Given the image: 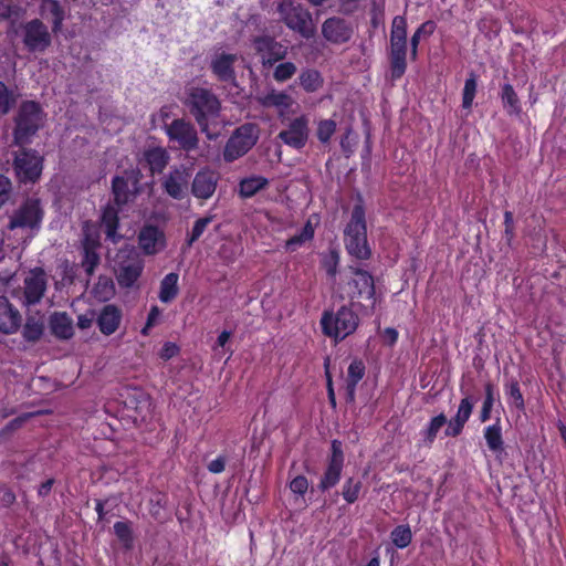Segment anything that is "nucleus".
Segmentation results:
<instances>
[{
	"label": "nucleus",
	"instance_id": "nucleus-1",
	"mask_svg": "<svg viewBox=\"0 0 566 566\" xmlns=\"http://www.w3.org/2000/svg\"><path fill=\"white\" fill-rule=\"evenodd\" d=\"M202 133L209 132L210 125L217 124L221 114V102L210 88L191 86L186 90L182 101Z\"/></svg>",
	"mask_w": 566,
	"mask_h": 566
},
{
	"label": "nucleus",
	"instance_id": "nucleus-2",
	"mask_svg": "<svg viewBox=\"0 0 566 566\" xmlns=\"http://www.w3.org/2000/svg\"><path fill=\"white\" fill-rule=\"evenodd\" d=\"M344 243L347 253L356 260L366 261L371 258V249L367 240L365 206L360 195L345 227Z\"/></svg>",
	"mask_w": 566,
	"mask_h": 566
},
{
	"label": "nucleus",
	"instance_id": "nucleus-3",
	"mask_svg": "<svg viewBox=\"0 0 566 566\" xmlns=\"http://www.w3.org/2000/svg\"><path fill=\"white\" fill-rule=\"evenodd\" d=\"M46 114L36 101H22L13 117L12 145L22 147L30 145L38 132L43 127Z\"/></svg>",
	"mask_w": 566,
	"mask_h": 566
},
{
	"label": "nucleus",
	"instance_id": "nucleus-4",
	"mask_svg": "<svg viewBox=\"0 0 566 566\" xmlns=\"http://www.w3.org/2000/svg\"><path fill=\"white\" fill-rule=\"evenodd\" d=\"M319 325L322 333L338 344L356 332L359 317L350 306L342 305L336 312L324 311Z\"/></svg>",
	"mask_w": 566,
	"mask_h": 566
},
{
	"label": "nucleus",
	"instance_id": "nucleus-5",
	"mask_svg": "<svg viewBox=\"0 0 566 566\" xmlns=\"http://www.w3.org/2000/svg\"><path fill=\"white\" fill-rule=\"evenodd\" d=\"M276 11L282 22L293 32L310 40L316 34V25L308 9L293 0H279Z\"/></svg>",
	"mask_w": 566,
	"mask_h": 566
},
{
	"label": "nucleus",
	"instance_id": "nucleus-6",
	"mask_svg": "<svg viewBox=\"0 0 566 566\" xmlns=\"http://www.w3.org/2000/svg\"><path fill=\"white\" fill-rule=\"evenodd\" d=\"M259 139V128L255 124L245 123L237 127L223 148V160L226 163H233L234 160L243 157Z\"/></svg>",
	"mask_w": 566,
	"mask_h": 566
},
{
	"label": "nucleus",
	"instance_id": "nucleus-7",
	"mask_svg": "<svg viewBox=\"0 0 566 566\" xmlns=\"http://www.w3.org/2000/svg\"><path fill=\"white\" fill-rule=\"evenodd\" d=\"M43 161L44 158L38 150L27 148L25 146L20 147V149L14 153L13 158V169L20 182H36L42 175Z\"/></svg>",
	"mask_w": 566,
	"mask_h": 566
},
{
	"label": "nucleus",
	"instance_id": "nucleus-8",
	"mask_svg": "<svg viewBox=\"0 0 566 566\" xmlns=\"http://www.w3.org/2000/svg\"><path fill=\"white\" fill-rule=\"evenodd\" d=\"M143 174L138 168L127 169L112 179L113 203L118 208L133 202L140 192Z\"/></svg>",
	"mask_w": 566,
	"mask_h": 566
},
{
	"label": "nucleus",
	"instance_id": "nucleus-9",
	"mask_svg": "<svg viewBox=\"0 0 566 566\" xmlns=\"http://www.w3.org/2000/svg\"><path fill=\"white\" fill-rule=\"evenodd\" d=\"M251 43L264 70L272 69L289 54V48L269 34L253 36Z\"/></svg>",
	"mask_w": 566,
	"mask_h": 566
},
{
	"label": "nucleus",
	"instance_id": "nucleus-10",
	"mask_svg": "<svg viewBox=\"0 0 566 566\" xmlns=\"http://www.w3.org/2000/svg\"><path fill=\"white\" fill-rule=\"evenodd\" d=\"M345 454L342 441L334 439L331 442V453L326 460V468L317 484L321 492H326L336 486L342 478L344 469Z\"/></svg>",
	"mask_w": 566,
	"mask_h": 566
},
{
	"label": "nucleus",
	"instance_id": "nucleus-11",
	"mask_svg": "<svg viewBox=\"0 0 566 566\" xmlns=\"http://www.w3.org/2000/svg\"><path fill=\"white\" fill-rule=\"evenodd\" d=\"M42 219L43 209L40 200L27 198L11 216L8 228L10 230L35 229L40 227Z\"/></svg>",
	"mask_w": 566,
	"mask_h": 566
},
{
	"label": "nucleus",
	"instance_id": "nucleus-12",
	"mask_svg": "<svg viewBox=\"0 0 566 566\" xmlns=\"http://www.w3.org/2000/svg\"><path fill=\"white\" fill-rule=\"evenodd\" d=\"M166 135L170 142L178 145L179 149L187 153L196 150L199 146V137L195 125L185 118H176L167 125Z\"/></svg>",
	"mask_w": 566,
	"mask_h": 566
},
{
	"label": "nucleus",
	"instance_id": "nucleus-13",
	"mask_svg": "<svg viewBox=\"0 0 566 566\" xmlns=\"http://www.w3.org/2000/svg\"><path fill=\"white\" fill-rule=\"evenodd\" d=\"M348 270L354 275V277L347 283L349 298L352 301L368 300L371 302V308H374L376 304L374 276L368 271L358 266L349 265Z\"/></svg>",
	"mask_w": 566,
	"mask_h": 566
},
{
	"label": "nucleus",
	"instance_id": "nucleus-14",
	"mask_svg": "<svg viewBox=\"0 0 566 566\" xmlns=\"http://www.w3.org/2000/svg\"><path fill=\"white\" fill-rule=\"evenodd\" d=\"M22 41L29 52H44L52 43L48 27L39 19L22 25Z\"/></svg>",
	"mask_w": 566,
	"mask_h": 566
},
{
	"label": "nucleus",
	"instance_id": "nucleus-15",
	"mask_svg": "<svg viewBox=\"0 0 566 566\" xmlns=\"http://www.w3.org/2000/svg\"><path fill=\"white\" fill-rule=\"evenodd\" d=\"M137 243L145 255H156L166 248L167 239L158 226L145 223L137 234Z\"/></svg>",
	"mask_w": 566,
	"mask_h": 566
},
{
	"label": "nucleus",
	"instance_id": "nucleus-16",
	"mask_svg": "<svg viewBox=\"0 0 566 566\" xmlns=\"http://www.w3.org/2000/svg\"><path fill=\"white\" fill-rule=\"evenodd\" d=\"M308 118L306 115H301L293 118L287 127L281 130L277 137L289 147L294 149H302L305 147L308 135Z\"/></svg>",
	"mask_w": 566,
	"mask_h": 566
},
{
	"label": "nucleus",
	"instance_id": "nucleus-17",
	"mask_svg": "<svg viewBox=\"0 0 566 566\" xmlns=\"http://www.w3.org/2000/svg\"><path fill=\"white\" fill-rule=\"evenodd\" d=\"M145 268L144 260L136 253L129 254L118 263L116 280L120 287L130 289L142 276Z\"/></svg>",
	"mask_w": 566,
	"mask_h": 566
},
{
	"label": "nucleus",
	"instance_id": "nucleus-18",
	"mask_svg": "<svg viewBox=\"0 0 566 566\" xmlns=\"http://www.w3.org/2000/svg\"><path fill=\"white\" fill-rule=\"evenodd\" d=\"M354 30L349 22L339 17L327 18L322 24V34L326 41L333 44L347 43L353 36Z\"/></svg>",
	"mask_w": 566,
	"mask_h": 566
},
{
	"label": "nucleus",
	"instance_id": "nucleus-19",
	"mask_svg": "<svg viewBox=\"0 0 566 566\" xmlns=\"http://www.w3.org/2000/svg\"><path fill=\"white\" fill-rule=\"evenodd\" d=\"M408 41H389L388 61L391 81L400 80L407 71Z\"/></svg>",
	"mask_w": 566,
	"mask_h": 566
},
{
	"label": "nucleus",
	"instance_id": "nucleus-20",
	"mask_svg": "<svg viewBox=\"0 0 566 566\" xmlns=\"http://www.w3.org/2000/svg\"><path fill=\"white\" fill-rule=\"evenodd\" d=\"M46 274L42 268H34L24 279V298L27 304L34 305L41 301L46 291Z\"/></svg>",
	"mask_w": 566,
	"mask_h": 566
},
{
	"label": "nucleus",
	"instance_id": "nucleus-21",
	"mask_svg": "<svg viewBox=\"0 0 566 566\" xmlns=\"http://www.w3.org/2000/svg\"><path fill=\"white\" fill-rule=\"evenodd\" d=\"M238 60L237 54L233 53H217L210 62V70L219 82L234 83L237 74L234 64Z\"/></svg>",
	"mask_w": 566,
	"mask_h": 566
},
{
	"label": "nucleus",
	"instance_id": "nucleus-22",
	"mask_svg": "<svg viewBox=\"0 0 566 566\" xmlns=\"http://www.w3.org/2000/svg\"><path fill=\"white\" fill-rule=\"evenodd\" d=\"M170 160L169 153L161 146H149L144 149L139 164L149 170L150 176L163 174Z\"/></svg>",
	"mask_w": 566,
	"mask_h": 566
},
{
	"label": "nucleus",
	"instance_id": "nucleus-23",
	"mask_svg": "<svg viewBox=\"0 0 566 566\" xmlns=\"http://www.w3.org/2000/svg\"><path fill=\"white\" fill-rule=\"evenodd\" d=\"M218 175L208 168L200 169L191 184V193L202 200L211 198L217 189Z\"/></svg>",
	"mask_w": 566,
	"mask_h": 566
},
{
	"label": "nucleus",
	"instance_id": "nucleus-24",
	"mask_svg": "<svg viewBox=\"0 0 566 566\" xmlns=\"http://www.w3.org/2000/svg\"><path fill=\"white\" fill-rule=\"evenodd\" d=\"M22 316L7 296H0V333L10 335L19 331Z\"/></svg>",
	"mask_w": 566,
	"mask_h": 566
},
{
	"label": "nucleus",
	"instance_id": "nucleus-25",
	"mask_svg": "<svg viewBox=\"0 0 566 566\" xmlns=\"http://www.w3.org/2000/svg\"><path fill=\"white\" fill-rule=\"evenodd\" d=\"M122 318L123 312L117 305L106 304L101 308L96 324L103 335L111 336L118 329Z\"/></svg>",
	"mask_w": 566,
	"mask_h": 566
},
{
	"label": "nucleus",
	"instance_id": "nucleus-26",
	"mask_svg": "<svg viewBox=\"0 0 566 566\" xmlns=\"http://www.w3.org/2000/svg\"><path fill=\"white\" fill-rule=\"evenodd\" d=\"M163 188L171 198L177 200L184 199L188 188V174L185 169L175 168L165 178Z\"/></svg>",
	"mask_w": 566,
	"mask_h": 566
},
{
	"label": "nucleus",
	"instance_id": "nucleus-27",
	"mask_svg": "<svg viewBox=\"0 0 566 566\" xmlns=\"http://www.w3.org/2000/svg\"><path fill=\"white\" fill-rule=\"evenodd\" d=\"M120 209L122 208H118L115 203H107L102 209L101 222L104 227V233L106 239L111 240L113 243H117L122 239V235L117 232L119 229Z\"/></svg>",
	"mask_w": 566,
	"mask_h": 566
},
{
	"label": "nucleus",
	"instance_id": "nucleus-28",
	"mask_svg": "<svg viewBox=\"0 0 566 566\" xmlns=\"http://www.w3.org/2000/svg\"><path fill=\"white\" fill-rule=\"evenodd\" d=\"M51 333L59 339H70L74 335L73 319L66 312H54L50 316Z\"/></svg>",
	"mask_w": 566,
	"mask_h": 566
},
{
	"label": "nucleus",
	"instance_id": "nucleus-29",
	"mask_svg": "<svg viewBox=\"0 0 566 566\" xmlns=\"http://www.w3.org/2000/svg\"><path fill=\"white\" fill-rule=\"evenodd\" d=\"M483 436L486 446L492 453L497 455L504 452V440L500 418H497L493 424L484 428Z\"/></svg>",
	"mask_w": 566,
	"mask_h": 566
},
{
	"label": "nucleus",
	"instance_id": "nucleus-30",
	"mask_svg": "<svg viewBox=\"0 0 566 566\" xmlns=\"http://www.w3.org/2000/svg\"><path fill=\"white\" fill-rule=\"evenodd\" d=\"M447 422L448 418L443 412L432 417L428 424L420 431L422 446L431 448L439 431L447 424Z\"/></svg>",
	"mask_w": 566,
	"mask_h": 566
},
{
	"label": "nucleus",
	"instance_id": "nucleus-31",
	"mask_svg": "<svg viewBox=\"0 0 566 566\" xmlns=\"http://www.w3.org/2000/svg\"><path fill=\"white\" fill-rule=\"evenodd\" d=\"M269 186V179L263 176L252 175L242 178L239 182V196L248 199Z\"/></svg>",
	"mask_w": 566,
	"mask_h": 566
},
{
	"label": "nucleus",
	"instance_id": "nucleus-32",
	"mask_svg": "<svg viewBox=\"0 0 566 566\" xmlns=\"http://www.w3.org/2000/svg\"><path fill=\"white\" fill-rule=\"evenodd\" d=\"M42 14L52 23V31L59 32L65 18V12L59 0H44Z\"/></svg>",
	"mask_w": 566,
	"mask_h": 566
},
{
	"label": "nucleus",
	"instance_id": "nucleus-33",
	"mask_svg": "<svg viewBox=\"0 0 566 566\" xmlns=\"http://www.w3.org/2000/svg\"><path fill=\"white\" fill-rule=\"evenodd\" d=\"M258 101L265 108L275 107L281 111L289 109L293 104V99L287 93L275 90H271L266 94L260 96Z\"/></svg>",
	"mask_w": 566,
	"mask_h": 566
},
{
	"label": "nucleus",
	"instance_id": "nucleus-34",
	"mask_svg": "<svg viewBox=\"0 0 566 566\" xmlns=\"http://www.w3.org/2000/svg\"><path fill=\"white\" fill-rule=\"evenodd\" d=\"M178 280L179 275L176 272H170L164 276L160 281L158 294L160 302L170 303L177 297L179 293Z\"/></svg>",
	"mask_w": 566,
	"mask_h": 566
},
{
	"label": "nucleus",
	"instance_id": "nucleus-35",
	"mask_svg": "<svg viewBox=\"0 0 566 566\" xmlns=\"http://www.w3.org/2000/svg\"><path fill=\"white\" fill-rule=\"evenodd\" d=\"M500 97L503 108L509 115H518L522 112L521 101L510 83L502 85Z\"/></svg>",
	"mask_w": 566,
	"mask_h": 566
},
{
	"label": "nucleus",
	"instance_id": "nucleus-36",
	"mask_svg": "<svg viewBox=\"0 0 566 566\" xmlns=\"http://www.w3.org/2000/svg\"><path fill=\"white\" fill-rule=\"evenodd\" d=\"M315 229L311 222L307 220L302 230L292 235L290 239L285 241L284 249L286 252H294L305 242L311 241L314 238Z\"/></svg>",
	"mask_w": 566,
	"mask_h": 566
},
{
	"label": "nucleus",
	"instance_id": "nucleus-37",
	"mask_svg": "<svg viewBox=\"0 0 566 566\" xmlns=\"http://www.w3.org/2000/svg\"><path fill=\"white\" fill-rule=\"evenodd\" d=\"M301 87L307 93H314L323 86V77L317 70L305 69L298 75Z\"/></svg>",
	"mask_w": 566,
	"mask_h": 566
},
{
	"label": "nucleus",
	"instance_id": "nucleus-38",
	"mask_svg": "<svg viewBox=\"0 0 566 566\" xmlns=\"http://www.w3.org/2000/svg\"><path fill=\"white\" fill-rule=\"evenodd\" d=\"M504 392L512 405L518 411L525 409V400L521 391L520 381L516 378H510L504 384Z\"/></svg>",
	"mask_w": 566,
	"mask_h": 566
},
{
	"label": "nucleus",
	"instance_id": "nucleus-39",
	"mask_svg": "<svg viewBox=\"0 0 566 566\" xmlns=\"http://www.w3.org/2000/svg\"><path fill=\"white\" fill-rule=\"evenodd\" d=\"M114 534L120 545L130 551L134 547V532L130 521H118L113 526Z\"/></svg>",
	"mask_w": 566,
	"mask_h": 566
},
{
	"label": "nucleus",
	"instance_id": "nucleus-40",
	"mask_svg": "<svg viewBox=\"0 0 566 566\" xmlns=\"http://www.w3.org/2000/svg\"><path fill=\"white\" fill-rule=\"evenodd\" d=\"M101 234L90 221H85L82 227L81 249L99 250Z\"/></svg>",
	"mask_w": 566,
	"mask_h": 566
},
{
	"label": "nucleus",
	"instance_id": "nucleus-41",
	"mask_svg": "<svg viewBox=\"0 0 566 566\" xmlns=\"http://www.w3.org/2000/svg\"><path fill=\"white\" fill-rule=\"evenodd\" d=\"M81 266L84 270L86 276L90 279L94 275L97 266L101 263V255L98 250L93 249H81Z\"/></svg>",
	"mask_w": 566,
	"mask_h": 566
},
{
	"label": "nucleus",
	"instance_id": "nucleus-42",
	"mask_svg": "<svg viewBox=\"0 0 566 566\" xmlns=\"http://www.w3.org/2000/svg\"><path fill=\"white\" fill-rule=\"evenodd\" d=\"M390 539L392 544L399 549L408 547L412 541V532L410 526L408 524L397 525L390 533Z\"/></svg>",
	"mask_w": 566,
	"mask_h": 566
},
{
	"label": "nucleus",
	"instance_id": "nucleus-43",
	"mask_svg": "<svg viewBox=\"0 0 566 566\" xmlns=\"http://www.w3.org/2000/svg\"><path fill=\"white\" fill-rule=\"evenodd\" d=\"M213 221V216H206L195 221L191 231L187 234L185 245L190 249L200 239L208 226Z\"/></svg>",
	"mask_w": 566,
	"mask_h": 566
},
{
	"label": "nucleus",
	"instance_id": "nucleus-44",
	"mask_svg": "<svg viewBox=\"0 0 566 566\" xmlns=\"http://www.w3.org/2000/svg\"><path fill=\"white\" fill-rule=\"evenodd\" d=\"M44 332V325L41 319L36 317H28L22 329V336L27 342H36L41 338Z\"/></svg>",
	"mask_w": 566,
	"mask_h": 566
},
{
	"label": "nucleus",
	"instance_id": "nucleus-45",
	"mask_svg": "<svg viewBox=\"0 0 566 566\" xmlns=\"http://www.w3.org/2000/svg\"><path fill=\"white\" fill-rule=\"evenodd\" d=\"M297 72L295 63L291 61H281L273 66V80L277 83H284L291 80Z\"/></svg>",
	"mask_w": 566,
	"mask_h": 566
},
{
	"label": "nucleus",
	"instance_id": "nucleus-46",
	"mask_svg": "<svg viewBox=\"0 0 566 566\" xmlns=\"http://www.w3.org/2000/svg\"><path fill=\"white\" fill-rule=\"evenodd\" d=\"M436 30V23L431 20H428L420 24V27L413 32L410 38V60L416 61L418 59V48H419V33L426 32L428 35H431Z\"/></svg>",
	"mask_w": 566,
	"mask_h": 566
},
{
	"label": "nucleus",
	"instance_id": "nucleus-47",
	"mask_svg": "<svg viewBox=\"0 0 566 566\" xmlns=\"http://www.w3.org/2000/svg\"><path fill=\"white\" fill-rule=\"evenodd\" d=\"M363 488L360 480L348 478L342 488V496L348 503L353 504L359 499V494Z\"/></svg>",
	"mask_w": 566,
	"mask_h": 566
},
{
	"label": "nucleus",
	"instance_id": "nucleus-48",
	"mask_svg": "<svg viewBox=\"0 0 566 566\" xmlns=\"http://www.w3.org/2000/svg\"><path fill=\"white\" fill-rule=\"evenodd\" d=\"M494 401V385L489 381L484 385V400L479 417L481 422H486L490 420Z\"/></svg>",
	"mask_w": 566,
	"mask_h": 566
},
{
	"label": "nucleus",
	"instance_id": "nucleus-49",
	"mask_svg": "<svg viewBox=\"0 0 566 566\" xmlns=\"http://www.w3.org/2000/svg\"><path fill=\"white\" fill-rule=\"evenodd\" d=\"M168 496L163 492L155 493L148 502V511L150 516L159 521L161 520V512L167 507Z\"/></svg>",
	"mask_w": 566,
	"mask_h": 566
},
{
	"label": "nucleus",
	"instance_id": "nucleus-50",
	"mask_svg": "<svg viewBox=\"0 0 566 566\" xmlns=\"http://www.w3.org/2000/svg\"><path fill=\"white\" fill-rule=\"evenodd\" d=\"M476 75L471 72L469 77L464 82V87L462 92V107L469 109L472 107L475 94H476Z\"/></svg>",
	"mask_w": 566,
	"mask_h": 566
},
{
	"label": "nucleus",
	"instance_id": "nucleus-51",
	"mask_svg": "<svg viewBox=\"0 0 566 566\" xmlns=\"http://www.w3.org/2000/svg\"><path fill=\"white\" fill-rule=\"evenodd\" d=\"M407 19L405 15H396L392 19L389 41H408L407 38Z\"/></svg>",
	"mask_w": 566,
	"mask_h": 566
},
{
	"label": "nucleus",
	"instance_id": "nucleus-52",
	"mask_svg": "<svg viewBox=\"0 0 566 566\" xmlns=\"http://www.w3.org/2000/svg\"><path fill=\"white\" fill-rule=\"evenodd\" d=\"M17 104V96L0 81V116L7 115Z\"/></svg>",
	"mask_w": 566,
	"mask_h": 566
},
{
	"label": "nucleus",
	"instance_id": "nucleus-53",
	"mask_svg": "<svg viewBox=\"0 0 566 566\" xmlns=\"http://www.w3.org/2000/svg\"><path fill=\"white\" fill-rule=\"evenodd\" d=\"M128 408L134 409L138 415L150 406V398L147 394L140 390H135L134 394L125 402Z\"/></svg>",
	"mask_w": 566,
	"mask_h": 566
},
{
	"label": "nucleus",
	"instance_id": "nucleus-54",
	"mask_svg": "<svg viewBox=\"0 0 566 566\" xmlns=\"http://www.w3.org/2000/svg\"><path fill=\"white\" fill-rule=\"evenodd\" d=\"M94 294L97 298L107 301L109 300L114 293V283L107 276H99L97 283L94 286Z\"/></svg>",
	"mask_w": 566,
	"mask_h": 566
},
{
	"label": "nucleus",
	"instance_id": "nucleus-55",
	"mask_svg": "<svg viewBox=\"0 0 566 566\" xmlns=\"http://www.w3.org/2000/svg\"><path fill=\"white\" fill-rule=\"evenodd\" d=\"M337 124L334 119H322L317 123L316 136L322 144H328L335 134Z\"/></svg>",
	"mask_w": 566,
	"mask_h": 566
},
{
	"label": "nucleus",
	"instance_id": "nucleus-56",
	"mask_svg": "<svg viewBox=\"0 0 566 566\" xmlns=\"http://www.w3.org/2000/svg\"><path fill=\"white\" fill-rule=\"evenodd\" d=\"M365 374H366L365 363L359 358H355L352 360V363L349 364V366L347 368L346 382L358 385L359 381L365 377Z\"/></svg>",
	"mask_w": 566,
	"mask_h": 566
},
{
	"label": "nucleus",
	"instance_id": "nucleus-57",
	"mask_svg": "<svg viewBox=\"0 0 566 566\" xmlns=\"http://www.w3.org/2000/svg\"><path fill=\"white\" fill-rule=\"evenodd\" d=\"M474 403L475 398L473 396H467L462 398L453 418L467 423L472 415Z\"/></svg>",
	"mask_w": 566,
	"mask_h": 566
},
{
	"label": "nucleus",
	"instance_id": "nucleus-58",
	"mask_svg": "<svg viewBox=\"0 0 566 566\" xmlns=\"http://www.w3.org/2000/svg\"><path fill=\"white\" fill-rule=\"evenodd\" d=\"M338 264H339V255L337 251H331L328 255H326L322 260V266L325 270L326 274L334 279L338 271Z\"/></svg>",
	"mask_w": 566,
	"mask_h": 566
},
{
	"label": "nucleus",
	"instance_id": "nucleus-59",
	"mask_svg": "<svg viewBox=\"0 0 566 566\" xmlns=\"http://www.w3.org/2000/svg\"><path fill=\"white\" fill-rule=\"evenodd\" d=\"M308 480L305 475H296L290 483L289 488L292 493L304 496L308 490Z\"/></svg>",
	"mask_w": 566,
	"mask_h": 566
},
{
	"label": "nucleus",
	"instance_id": "nucleus-60",
	"mask_svg": "<svg viewBox=\"0 0 566 566\" xmlns=\"http://www.w3.org/2000/svg\"><path fill=\"white\" fill-rule=\"evenodd\" d=\"M12 197V182L4 175L0 174V208L10 201Z\"/></svg>",
	"mask_w": 566,
	"mask_h": 566
},
{
	"label": "nucleus",
	"instance_id": "nucleus-61",
	"mask_svg": "<svg viewBox=\"0 0 566 566\" xmlns=\"http://www.w3.org/2000/svg\"><path fill=\"white\" fill-rule=\"evenodd\" d=\"M504 239L509 247L512 245V242L515 237V227H514V218L511 211L504 212Z\"/></svg>",
	"mask_w": 566,
	"mask_h": 566
},
{
	"label": "nucleus",
	"instance_id": "nucleus-62",
	"mask_svg": "<svg viewBox=\"0 0 566 566\" xmlns=\"http://www.w3.org/2000/svg\"><path fill=\"white\" fill-rule=\"evenodd\" d=\"M446 426L447 428L444 430V436L457 438L462 433L465 423L452 417L450 420H448Z\"/></svg>",
	"mask_w": 566,
	"mask_h": 566
},
{
	"label": "nucleus",
	"instance_id": "nucleus-63",
	"mask_svg": "<svg viewBox=\"0 0 566 566\" xmlns=\"http://www.w3.org/2000/svg\"><path fill=\"white\" fill-rule=\"evenodd\" d=\"M179 352H180V348L176 343L166 342L159 352V357L163 360H169L172 357L177 356L179 354Z\"/></svg>",
	"mask_w": 566,
	"mask_h": 566
},
{
	"label": "nucleus",
	"instance_id": "nucleus-64",
	"mask_svg": "<svg viewBox=\"0 0 566 566\" xmlns=\"http://www.w3.org/2000/svg\"><path fill=\"white\" fill-rule=\"evenodd\" d=\"M352 129H348L340 138V148L344 155L348 158L354 153V143L350 138Z\"/></svg>",
	"mask_w": 566,
	"mask_h": 566
}]
</instances>
